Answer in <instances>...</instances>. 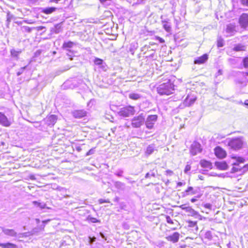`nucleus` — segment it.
Here are the masks:
<instances>
[{"label": "nucleus", "instance_id": "obj_1", "mask_svg": "<svg viewBox=\"0 0 248 248\" xmlns=\"http://www.w3.org/2000/svg\"><path fill=\"white\" fill-rule=\"evenodd\" d=\"M157 91L160 95H169L174 93V85L170 79H168L157 87Z\"/></svg>", "mask_w": 248, "mask_h": 248}, {"label": "nucleus", "instance_id": "obj_2", "mask_svg": "<svg viewBox=\"0 0 248 248\" xmlns=\"http://www.w3.org/2000/svg\"><path fill=\"white\" fill-rule=\"evenodd\" d=\"M135 110L134 107L129 106L121 108L118 112V114L124 117H127L134 114Z\"/></svg>", "mask_w": 248, "mask_h": 248}, {"label": "nucleus", "instance_id": "obj_3", "mask_svg": "<svg viewBox=\"0 0 248 248\" xmlns=\"http://www.w3.org/2000/svg\"><path fill=\"white\" fill-rule=\"evenodd\" d=\"M243 144V141L241 138L232 139L228 143L229 146L234 150L240 149Z\"/></svg>", "mask_w": 248, "mask_h": 248}, {"label": "nucleus", "instance_id": "obj_4", "mask_svg": "<svg viewBox=\"0 0 248 248\" xmlns=\"http://www.w3.org/2000/svg\"><path fill=\"white\" fill-rule=\"evenodd\" d=\"M145 121L144 116L143 113L138 116L134 117L132 120V125L133 127L138 128L142 125Z\"/></svg>", "mask_w": 248, "mask_h": 248}, {"label": "nucleus", "instance_id": "obj_5", "mask_svg": "<svg viewBox=\"0 0 248 248\" xmlns=\"http://www.w3.org/2000/svg\"><path fill=\"white\" fill-rule=\"evenodd\" d=\"M238 161L240 162V164L237 163H235L233 164L234 166L232 168V172H235L240 171L241 170H243V171H245L248 170V166L243 165L241 166V164L244 162V159L243 158H239Z\"/></svg>", "mask_w": 248, "mask_h": 248}, {"label": "nucleus", "instance_id": "obj_6", "mask_svg": "<svg viewBox=\"0 0 248 248\" xmlns=\"http://www.w3.org/2000/svg\"><path fill=\"white\" fill-rule=\"evenodd\" d=\"M157 119V116L156 115H152L148 116L145 122L146 127L149 129H152L153 127V126L155 122L156 121Z\"/></svg>", "mask_w": 248, "mask_h": 248}, {"label": "nucleus", "instance_id": "obj_7", "mask_svg": "<svg viewBox=\"0 0 248 248\" xmlns=\"http://www.w3.org/2000/svg\"><path fill=\"white\" fill-rule=\"evenodd\" d=\"M202 151L201 144L197 142H194L191 146L190 153L192 155H195Z\"/></svg>", "mask_w": 248, "mask_h": 248}, {"label": "nucleus", "instance_id": "obj_8", "mask_svg": "<svg viewBox=\"0 0 248 248\" xmlns=\"http://www.w3.org/2000/svg\"><path fill=\"white\" fill-rule=\"evenodd\" d=\"M12 123L10 120L2 112H0V124L3 126L9 127Z\"/></svg>", "mask_w": 248, "mask_h": 248}, {"label": "nucleus", "instance_id": "obj_9", "mask_svg": "<svg viewBox=\"0 0 248 248\" xmlns=\"http://www.w3.org/2000/svg\"><path fill=\"white\" fill-rule=\"evenodd\" d=\"M239 23L242 28H246L248 26V15L242 14L239 18Z\"/></svg>", "mask_w": 248, "mask_h": 248}, {"label": "nucleus", "instance_id": "obj_10", "mask_svg": "<svg viewBox=\"0 0 248 248\" xmlns=\"http://www.w3.org/2000/svg\"><path fill=\"white\" fill-rule=\"evenodd\" d=\"M214 150L215 155L218 158H223L226 155V151L219 146L215 148Z\"/></svg>", "mask_w": 248, "mask_h": 248}, {"label": "nucleus", "instance_id": "obj_11", "mask_svg": "<svg viewBox=\"0 0 248 248\" xmlns=\"http://www.w3.org/2000/svg\"><path fill=\"white\" fill-rule=\"evenodd\" d=\"M236 31L235 29V26L232 24H230L227 26L226 29V33H227V36H230L233 35L236 32Z\"/></svg>", "mask_w": 248, "mask_h": 248}, {"label": "nucleus", "instance_id": "obj_12", "mask_svg": "<svg viewBox=\"0 0 248 248\" xmlns=\"http://www.w3.org/2000/svg\"><path fill=\"white\" fill-rule=\"evenodd\" d=\"M180 234L178 232H175L172 235H169L166 237L168 241L173 243H176L178 241Z\"/></svg>", "mask_w": 248, "mask_h": 248}, {"label": "nucleus", "instance_id": "obj_13", "mask_svg": "<svg viewBox=\"0 0 248 248\" xmlns=\"http://www.w3.org/2000/svg\"><path fill=\"white\" fill-rule=\"evenodd\" d=\"M72 114L75 118L80 119L86 115V111L84 110H75L72 112Z\"/></svg>", "mask_w": 248, "mask_h": 248}, {"label": "nucleus", "instance_id": "obj_14", "mask_svg": "<svg viewBox=\"0 0 248 248\" xmlns=\"http://www.w3.org/2000/svg\"><path fill=\"white\" fill-rule=\"evenodd\" d=\"M57 120V116L55 115H51L46 118V124L48 125L52 126L54 125Z\"/></svg>", "mask_w": 248, "mask_h": 248}, {"label": "nucleus", "instance_id": "obj_15", "mask_svg": "<svg viewBox=\"0 0 248 248\" xmlns=\"http://www.w3.org/2000/svg\"><path fill=\"white\" fill-rule=\"evenodd\" d=\"M208 59V55L204 54L202 56L198 57L194 60V63L201 64L204 63Z\"/></svg>", "mask_w": 248, "mask_h": 248}, {"label": "nucleus", "instance_id": "obj_16", "mask_svg": "<svg viewBox=\"0 0 248 248\" xmlns=\"http://www.w3.org/2000/svg\"><path fill=\"white\" fill-rule=\"evenodd\" d=\"M196 98L193 96L188 95L185 100L184 103L186 106H190L195 101Z\"/></svg>", "mask_w": 248, "mask_h": 248}, {"label": "nucleus", "instance_id": "obj_17", "mask_svg": "<svg viewBox=\"0 0 248 248\" xmlns=\"http://www.w3.org/2000/svg\"><path fill=\"white\" fill-rule=\"evenodd\" d=\"M2 232L7 235L10 236H16V232L13 229H8L4 228H2Z\"/></svg>", "mask_w": 248, "mask_h": 248}, {"label": "nucleus", "instance_id": "obj_18", "mask_svg": "<svg viewBox=\"0 0 248 248\" xmlns=\"http://www.w3.org/2000/svg\"><path fill=\"white\" fill-rule=\"evenodd\" d=\"M200 165L201 166L207 169H211L212 168V163L206 160L202 159L200 161Z\"/></svg>", "mask_w": 248, "mask_h": 248}, {"label": "nucleus", "instance_id": "obj_19", "mask_svg": "<svg viewBox=\"0 0 248 248\" xmlns=\"http://www.w3.org/2000/svg\"><path fill=\"white\" fill-rule=\"evenodd\" d=\"M215 165L217 168L221 170H226L228 169L227 163L224 161L216 162Z\"/></svg>", "mask_w": 248, "mask_h": 248}, {"label": "nucleus", "instance_id": "obj_20", "mask_svg": "<svg viewBox=\"0 0 248 248\" xmlns=\"http://www.w3.org/2000/svg\"><path fill=\"white\" fill-rule=\"evenodd\" d=\"M196 193V191L194 190L193 187L189 186L187 189H186L184 192L183 193V197H186L187 195H193Z\"/></svg>", "mask_w": 248, "mask_h": 248}, {"label": "nucleus", "instance_id": "obj_21", "mask_svg": "<svg viewBox=\"0 0 248 248\" xmlns=\"http://www.w3.org/2000/svg\"><path fill=\"white\" fill-rule=\"evenodd\" d=\"M128 97L130 99L132 100H137L140 99L141 97V95L137 93H131L129 94Z\"/></svg>", "mask_w": 248, "mask_h": 248}, {"label": "nucleus", "instance_id": "obj_22", "mask_svg": "<svg viewBox=\"0 0 248 248\" xmlns=\"http://www.w3.org/2000/svg\"><path fill=\"white\" fill-rule=\"evenodd\" d=\"M0 247L2 248H16L15 244L11 243H0Z\"/></svg>", "mask_w": 248, "mask_h": 248}, {"label": "nucleus", "instance_id": "obj_23", "mask_svg": "<svg viewBox=\"0 0 248 248\" xmlns=\"http://www.w3.org/2000/svg\"><path fill=\"white\" fill-rule=\"evenodd\" d=\"M56 10V8L55 7H48L44 8L42 10V12L46 14H50L55 12Z\"/></svg>", "mask_w": 248, "mask_h": 248}, {"label": "nucleus", "instance_id": "obj_24", "mask_svg": "<svg viewBox=\"0 0 248 248\" xmlns=\"http://www.w3.org/2000/svg\"><path fill=\"white\" fill-rule=\"evenodd\" d=\"M186 212L188 213L189 215L191 216H194L198 214V213L190 206H187Z\"/></svg>", "mask_w": 248, "mask_h": 248}, {"label": "nucleus", "instance_id": "obj_25", "mask_svg": "<svg viewBox=\"0 0 248 248\" xmlns=\"http://www.w3.org/2000/svg\"><path fill=\"white\" fill-rule=\"evenodd\" d=\"M155 146L153 145H150L147 148L145 154L149 155L152 154L155 151Z\"/></svg>", "mask_w": 248, "mask_h": 248}, {"label": "nucleus", "instance_id": "obj_26", "mask_svg": "<svg viewBox=\"0 0 248 248\" xmlns=\"http://www.w3.org/2000/svg\"><path fill=\"white\" fill-rule=\"evenodd\" d=\"M163 27L165 31L167 32H170L171 30L170 24L167 21H162Z\"/></svg>", "mask_w": 248, "mask_h": 248}, {"label": "nucleus", "instance_id": "obj_27", "mask_svg": "<svg viewBox=\"0 0 248 248\" xmlns=\"http://www.w3.org/2000/svg\"><path fill=\"white\" fill-rule=\"evenodd\" d=\"M32 203L34 205L39 207L40 209H44L46 208V204L44 202H40L37 201L32 202Z\"/></svg>", "mask_w": 248, "mask_h": 248}, {"label": "nucleus", "instance_id": "obj_28", "mask_svg": "<svg viewBox=\"0 0 248 248\" xmlns=\"http://www.w3.org/2000/svg\"><path fill=\"white\" fill-rule=\"evenodd\" d=\"M11 54L13 57L17 58L18 56L21 53V50H16L14 49L11 50Z\"/></svg>", "mask_w": 248, "mask_h": 248}, {"label": "nucleus", "instance_id": "obj_29", "mask_svg": "<svg viewBox=\"0 0 248 248\" xmlns=\"http://www.w3.org/2000/svg\"><path fill=\"white\" fill-rule=\"evenodd\" d=\"M114 186L117 188L119 189H124V184L119 181L115 182Z\"/></svg>", "mask_w": 248, "mask_h": 248}, {"label": "nucleus", "instance_id": "obj_30", "mask_svg": "<svg viewBox=\"0 0 248 248\" xmlns=\"http://www.w3.org/2000/svg\"><path fill=\"white\" fill-rule=\"evenodd\" d=\"M74 45V43L71 41L68 42H64L63 44V47L64 48H71Z\"/></svg>", "mask_w": 248, "mask_h": 248}, {"label": "nucleus", "instance_id": "obj_31", "mask_svg": "<svg viewBox=\"0 0 248 248\" xmlns=\"http://www.w3.org/2000/svg\"><path fill=\"white\" fill-rule=\"evenodd\" d=\"M100 2L105 6H108L111 4V0H99Z\"/></svg>", "mask_w": 248, "mask_h": 248}, {"label": "nucleus", "instance_id": "obj_32", "mask_svg": "<svg viewBox=\"0 0 248 248\" xmlns=\"http://www.w3.org/2000/svg\"><path fill=\"white\" fill-rule=\"evenodd\" d=\"M235 51H239L245 50V46L242 45H237L233 48Z\"/></svg>", "mask_w": 248, "mask_h": 248}, {"label": "nucleus", "instance_id": "obj_33", "mask_svg": "<svg viewBox=\"0 0 248 248\" xmlns=\"http://www.w3.org/2000/svg\"><path fill=\"white\" fill-rule=\"evenodd\" d=\"M22 30L24 31H26L27 32H31L32 31V28H30L28 26H23L22 27Z\"/></svg>", "mask_w": 248, "mask_h": 248}, {"label": "nucleus", "instance_id": "obj_34", "mask_svg": "<svg viewBox=\"0 0 248 248\" xmlns=\"http://www.w3.org/2000/svg\"><path fill=\"white\" fill-rule=\"evenodd\" d=\"M13 15L11 14L10 13H7V24H9V23L11 22V21L13 18Z\"/></svg>", "mask_w": 248, "mask_h": 248}, {"label": "nucleus", "instance_id": "obj_35", "mask_svg": "<svg viewBox=\"0 0 248 248\" xmlns=\"http://www.w3.org/2000/svg\"><path fill=\"white\" fill-rule=\"evenodd\" d=\"M27 67V66H25L24 67H21L18 71L17 72V76H19L21 75L24 72V71L26 69V68Z\"/></svg>", "mask_w": 248, "mask_h": 248}, {"label": "nucleus", "instance_id": "obj_36", "mask_svg": "<svg viewBox=\"0 0 248 248\" xmlns=\"http://www.w3.org/2000/svg\"><path fill=\"white\" fill-rule=\"evenodd\" d=\"M94 62L96 65H101L102 63V60L99 58H96Z\"/></svg>", "mask_w": 248, "mask_h": 248}, {"label": "nucleus", "instance_id": "obj_37", "mask_svg": "<svg viewBox=\"0 0 248 248\" xmlns=\"http://www.w3.org/2000/svg\"><path fill=\"white\" fill-rule=\"evenodd\" d=\"M166 221L169 224H173V221L169 216H166Z\"/></svg>", "mask_w": 248, "mask_h": 248}, {"label": "nucleus", "instance_id": "obj_38", "mask_svg": "<svg viewBox=\"0 0 248 248\" xmlns=\"http://www.w3.org/2000/svg\"><path fill=\"white\" fill-rule=\"evenodd\" d=\"M191 167L189 165H186L185 169L184 170V172L186 173H188V172L190 170Z\"/></svg>", "mask_w": 248, "mask_h": 248}, {"label": "nucleus", "instance_id": "obj_39", "mask_svg": "<svg viewBox=\"0 0 248 248\" xmlns=\"http://www.w3.org/2000/svg\"><path fill=\"white\" fill-rule=\"evenodd\" d=\"M243 62L245 67H248V57L244 59Z\"/></svg>", "mask_w": 248, "mask_h": 248}, {"label": "nucleus", "instance_id": "obj_40", "mask_svg": "<svg viewBox=\"0 0 248 248\" xmlns=\"http://www.w3.org/2000/svg\"><path fill=\"white\" fill-rule=\"evenodd\" d=\"M94 150L93 149H90L86 154V155H90L94 154Z\"/></svg>", "mask_w": 248, "mask_h": 248}, {"label": "nucleus", "instance_id": "obj_41", "mask_svg": "<svg viewBox=\"0 0 248 248\" xmlns=\"http://www.w3.org/2000/svg\"><path fill=\"white\" fill-rule=\"evenodd\" d=\"M155 39L156 40H158L159 42L161 43H164V42H165L163 38H162L159 36H155Z\"/></svg>", "mask_w": 248, "mask_h": 248}, {"label": "nucleus", "instance_id": "obj_42", "mask_svg": "<svg viewBox=\"0 0 248 248\" xmlns=\"http://www.w3.org/2000/svg\"><path fill=\"white\" fill-rule=\"evenodd\" d=\"M188 206H186V204H182L179 206V207L182 210L186 211V209H187Z\"/></svg>", "mask_w": 248, "mask_h": 248}, {"label": "nucleus", "instance_id": "obj_43", "mask_svg": "<svg viewBox=\"0 0 248 248\" xmlns=\"http://www.w3.org/2000/svg\"><path fill=\"white\" fill-rule=\"evenodd\" d=\"M241 3L246 6H248V0H241Z\"/></svg>", "mask_w": 248, "mask_h": 248}, {"label": "nucleus", "instance_id": "obj_44", "mask_svg": "<svg viewBox=\"0 0 248 248\" xmlns=\"http://www.w3.org/2000/svg\"><path fill=\"white\" fill-rule=\"evenodd\" d=\"M99 202L100 204H102L105 202H109V201L108 200H105L103 199H100L99 200Z\"/></svg>", "mask_w": 248, "mask_h": 248}, {"label": "nucleus", "instance_id": "obj_45", "mask_svg": "<svg viewBox=\"0 0 248 248\" xmlns=\"http://www.w3.org/2000/svg\"><path fill=\"white\" fill-rule=\"evenodd\" d=\"M23 22H24V23H27V24H30L34 23V22L32 21V20H24L23 21Z\"/></svg>", "mask_w": 248, "mask_h": 248}, {"label": "nucleus", "instance_id": "obj_46", "mask_svg": "<svg viewBox=\"0 0 248 248\" xmlns=\"http://www.w3.org/2000/svg\"><path fill=\"white\" fill-rule=\"evenodd\" d=\"M165 172L166 175H169L170 176L173 174V171L170 170H167Z\"/></svg>", "mask_w": 248, "mask_h": 248}, {"label": "nucleus", "instance_id": "obj_47", "mask_svg": "<svg viewBox=\"0 0 248 248\" xmlns=\"http://www.w3.org/2000/svg\"><path fill=\"white\" fill-rule=\"evenodd\" d=\"M44 28H45V27L43 26H38V27H36L35 29L37 31H39L42 30ZM34 29H35V28H34Z\"/></svg>", "mask_w": 248, "mask_h": 248}, {"label": "nucleus", "instance_id": "obj_48", "mask_svg": "<svg viewBox=\"0 0 248 248\" xmlns=\"http://www.w3.org/2000/svg\"><path fill=\"white\" fill-rule=\"evenodd\" d=\"M189 226H190L194 227V226H195L196 225V222H193V221H190L189 222Z\"/></svg>", "mask_w": 248, "mask_h": 248}, {"label": "nucleus", "instance_id": "obj_49", "mask_svg": "<svg viewBox=\"0 0 248 248\" xmlns=\"http://www.w3.org/2000/svg\"><path fill=\"white\" fill-rule=\"evenodd\" d=\"M123 173V171H120L116 173V175L118 176H122Z\"/></svg>", "mask_w": 248, "mask_h": 248}, {"label": "nucleus", "instance_id": "obj_50", "mask_svg": "<svg viewBox=\"0 0 248 248\" xmlns=\"http://www.w3.org/2000/svg\"><path fill=\"white\" fill-rule=\"evenodd\" d=\"M150 176H151L150 173H147L145 176V178H148L150 177Z\"/></svg>", "mask_w": 248, "mask_h": 248}, {"label": "nucleus", "instance_id": "obj_51", "mask_svg": "<svg viewBox=\"0 0 248 248\" xmlns=\"http://www.w3.org/2000/svg\"><path fill=\"white\" fill-rule=\"evenodd\" d=\"M185 183H183L182 182H178L177 183V186H183V185H184Z\"/></svg>", "mask_w": 248, "mask_h": 248}, {"label": "nucleus", "instance_id": "obj_52", "mask_svg": "<svg viewBox=\"0 0 248 248\" xmlns=\"http://www.w3.org/2000/svg\"><path fill=\"white\" fill-rule=\"evenodd\" d=\"M61 0H50L49 1L51 2H55L58 3V1H60Z\"/></svg>", "mask_w": 248, "mask_h": 248}, {"label": "nucleus", "instance_id": "obj_53", "mask_svg": "<svg viewBox=\"0 0 248 248\" xmlns=\"http://www.w3.org/2000/svg\"><path fill=\"white\" fill-rule=\"evenodd\" d=\"M205 207L207 208H211V205L210 204H206Z\"/></svg>", "mask_w": 248, "mask_h": 248}, {"label": "nucleus", "instance_id": "obj_54", "mask_svg": "<svg viewBox=\"0 0 248 248\" xmlns=\"http://www.w3.org/2000/svg\"><path fill=\"white\" fill-rule=\"evenodd\" d=\"M190 201H191V202H196L197 201V199H196V198H192Z\"/></svg>", "mask_w": 248, "mask_h": 248}, {"label": "nucleus", "instance_id": "obj_55", "mask_svg": "<svg viewBox=\"0 0 248 248\" xmlns=\"http://www.w3.org/2000/svg\"><path fill=\"white\" fill-rule=\"evenodd\" d=\"M222 74V72L221 70H219L218 71V72L217 73V76H218V75H221Z\"/></svg>", "mask_w": 248, "mask_h": 248}, {"label": "nucleus", "instance_id": "obj_56", "mask_svg": "<svg viewBox=\"0 0 248 248\" xmlns=\"http://www.w3.org/2000/svg\"><path fill=\"white\" fill-rule=\"evenodd\" d=\"M92 221L93 222H96L97 221V220L95 218H93L92 219Z\"/></svg>", "mask_w": 248, "mask_h": 248}, {"label": "nucleus", "instance_id": "obj_57", "mask_svg": "<svg viewBox=\"0 0 248 248\" xmlns=\"http://www.w3.org/2000/svg\"><path fill=\"white\" fill-rule=\"evenodd\" d=\"M142 2V0H138L137 2V4H140V3H141Z\"/></svg>", "mask_w": 248, "mask_h": 248}, {"label": "nucleus", "instance_id": "obj_58", "mask_svg": "<svg viewBox=\"0 0 248 248\" xmlns=\"http://www.w3.org/2000/svg\"><path fill=\"white\" fill-rule=\"evenodd\" d=\"M245 105L248 106V100H246L245 102Z\"/></svg>", "mask_w": 248, "mask_h": 248}, {"label": "nucleus", "instance_id": "obj_59", "mask_svg": "<svg viewBox=\"0 0 248 248\" xmlns=\"http://www.w3.org/2000/svg\"><path fill=\"white\" fill-rule=\"evenodd\" d=\"M222 45L221 44V43H219V42L218 43V46H219V47H221V46H222Z\"/></svg>", "mask_w": 248, "mask_h": 248}, {"label": "nucleus", "instance_id": "obj_60", "mask_svg": "<svg viewBox=\"0 0 248 248\" xmlns=\"http://www.w3.org/2000/svg\"><path fill=\"white\" fill-rule=\"evenodd\" d=\"M151 175V176H153V177H155V173H152V174H150Z\"/></svg>", "mask_w": 248, "mask_h": 248}, {"label": "nucleus", "instance_id": "obj_61", "mask_svg": "<svg viewBox=\"0 0 248 248\" xmlns=\"http://www.w3.org/2000/svg\"><path fill=\"white\" fill-rule=\"evenodd\" d=\"M29 1H30V2H33L35 1H36L37 0H28Z\"/></svg>", "mask_w": 248, "mask_h": 248}, {"label": "nucleus", "instance_id": "obj_62", "mask_svg": "<svg viewBox=\"0 0 248 248\" xmlns=\"http://www.w3.org/2000/svg\"><path fill=\"white\" fill-rule=\"evenodd\" d=\"M23 22V21H20L19 22H17L18 24H21Z\"/></svg>", "mask_w": 248, "mask_h": 248}, {"label": "nucleus", "instance_id": "obj_63", "mask_svg": "<svg viewBox=\"0 0 248 248\" xmlns=\"http://www.w3.org/2000/svg\"><path fill=\"white\" fill-rule=\"evenodd\" d=\"M48 221H49L48 220H46V221H43V222H44V223H45V222H48Z\"/></svg>", "mask_w": 248, "mask_h": 248}, {"label": "nucleus", "instance_id": "obj_64", "mask_svg": "<svg viewBox=\"0 0 248 248\" xmlns=\"http://www.w3.org/2000/svg\"><path fill=\"white\" fill-rule=\"evenodd\" d=\"M199 178H200V179H201V180H202V176L200 177H199Z\"/></svg>", "mask_w": 248, "mask_h": 248}]
</instances>
